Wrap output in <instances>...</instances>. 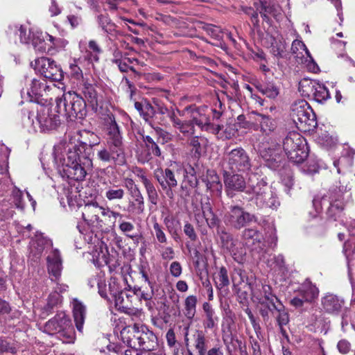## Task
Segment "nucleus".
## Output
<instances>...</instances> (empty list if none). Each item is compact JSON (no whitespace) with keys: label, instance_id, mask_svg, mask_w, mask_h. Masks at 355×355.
<instances>
[{"label":"nucleus","instance_id":"obj_1","mask_svg":"<svg viewBox=\"0 0 355 355\" xmlns=\"http://www.w3.org/2000/svg\"><path fill=\"white\" fill-rule=\"evenodd\" d=\"M96 144L97 142L87 144L85 141H78L68 146L66 155L62 159H60V173L62 176L76 181L85 180L87 172L92 170L93 166L90 151Z\"/></svg>","mask_w":355,"mask_h":355},{"label":"nucleus","instance_id":"obj_2","mask_svg":"<svg viewBox=\"0 0 355 355\" xmlns=\"http://www.w3.org/2000/svg\"><path fill=\"white\" fill-rule=\"evenodd\" d=\"M325 202L329 203L327 211L328 216L336 220L344 214V210L352 202L350 189H347V185H336L335 188L329 190V196L323 197L321 202L317 198L313 200L316 211H319L322 205Z\"/></svg>","mask_w":355,"mask_h":355},{"label":"nucleus","instance_id":"obj_3","mask_svg":"<svg viewBox=\"0 0 355 355\" xmlns=\"http://www.w3.org/2000/svg\"><path fill=\"white\" fill-rule=\"evenodd\" d=\"M55 109L71 121L83 119L87 113L85 101L75 92H68L57 98Z\"/></svg>","mask_w":355,"mask_h":355},{"label":"nucleus","instance_id":"obj_4","mask_svg":"<svg viewBox=\"0 0 355 355\" xmlns=\"http://www.w3.org/2000/svg\"><path fill=\"white\" fill-rule=\"evenodd\" d=\"M44 331L50 335L58 334L63 343H71L75 339V331L70 318L64 312L58 313L46 322Z\"/></svg>","mask_w":355,"mask_h":355},{"label":"nucleus","instance_id":"obj_5","mask_svg":"<svg viewBox=\"0 0 355 355\" xmlns=\"http://www.w3.org/2000/svg\"><path fill=\"white\" fill-rule=\"evenodd\" d=\"M283 149L288 158L295 164L302 163L308 157L306 139L297 132H290L283 140Z\"/></svg>","mask_w":355,"mask_h":355},{"label":"nucleus","instance_id":"obj_6","mask_svg":"<svg viewBox=\"0 0 355 355\" xmlns=\"http://www.w3.org/2000/svg\"><path fill=\"white\" fill-rule=\"evenodd\" d=\"M225 170L231 172L248 173L251 171L252 161L248 152L242 147L227 148L224 153Z\"/></svg>","mask_w":355,"mask_h":355},{"label":"nucleus","instance_id":"obj_7","mask_svg":"<svg viewBox=\"0 0 355 355\" xmlns=\"http://www.w3.org/2000/svg\"><path fill=\"white\" fill-rule=\"evenodd\" d=\"M28 119L35 130L46 132L55 129L60 123V116L53 114L49 106H36V114L29 112Z\"/></svg>","mask_w":355,"mask_h":355},{"label":"nucleus","instance_id":"obj_8","mask_svg":"<svg viewBox=\"0 0 355 355\" xmlns=\"http://www.w3.org/2000/svg\"><path fill=\"white\" fill-rule=\"evenodd\" d=\"M291 116L299 129L310 131L317 126L315 115L305 101H300L292 105Z\"/></svg>","mask_w":355,"mask_h":355},{"label":"nucleus","instance_id":"obj_9","mask_svg":"<svg viewBox=\"0 0 355 355\" xmlns=\"http://www.w3.org/2000/svg\"><path fill=\"white\" fill-rule=\"evenodd\" d=\"M223 220L226 225L240 230L252 223H257L258 217L239 205H232L225 213Z\"/></svg>","mask_w":355,"mask_h":355},{"label":"nucleus","instance_id":"obj_10","mask_svg":"<svg viewBox=\"0 0 355 355\" xmlns=\"http://www.w3.org/2000/svg\"><path fill=\"white\" fill-rule=\"evenodd\" d=\"M247 195L250 196L249 200L253 201L259 208L275 209L279 205L272 189L262 181L249 187Z\"/></svg>","mask_w":355,"mask_h":355},{"label":"nucleus","instance_id":"obj_11","mask_svg":"<svg viewBox=\"0 0 355 355\" xmlns=\"http://www.w3.org/2000/svg\"><path fill=\"white\" fill-rule=\"evenodd\" d=\"M189 326L184 328V343L188 354L193 355V351H196L198 355H206L209 340L202 330L191 329Z\"/></svg>","mask_w":355,"mask_h":355},{"label":"nucleus","instance_id":"obj_12","mask_svg":"<svg viewBox=\"0 0 355 355\" xmlns=\"http://www.w3.org/2000/svg\"><path fill=\"white\" fill-rule=\"evenodd\" d=\"M260 155L269 168L277 171L284 168L286 159L280 144L272 141L261 151Z\"/></svg>","mask_w":355,"mask_h":355},{"label":"nucleus","instance_id":"obj_13","mask_svg":"<svg viewBox=\"0 0 355 355\" xmlns=\"http://www.w3.org/2000/svg\"><path fill=\"white\" fill-rule=\"evenodd\" d=\"M238 173L227 170L223 171L225 191L227 196L230 198H233L239 192L247 194L248 187L253 186L250 183L247 184L244 177Z\"/></svg>","mask_w":355,"mask_h":355},{"label":"nucleus","instance_id":"obj_14","mask_svg":"<svg viewBox=\"0 0 355 355\" xmlns=\"http://www.w3.org/2000/svg\"><path fill=\"white\" fill-rule=\"evenodd\" d=\"M299 91L304 96L313 97L318 103H323L330 98L329 90L323 84L306 78L299 83Z\"/></svg>","mask_w":355,"mask_h":355},{"label":"nucleus","instance_id":"obj_15","mask_svg":"<svg viewBox=\"0 0 355 355\" xmlns=\"http://www.w3.org/2000/svg\"><path fill=\"white\" fill-rule=\"evenodd\" d=\"M35 69L44 78L51 81H60L64 75L61 67L49 58L42 57L35 60Z\"/></svg>","mask_w":355,"mask_h":355},{"label":"nucleus","instance_id":"obj_16","mask_svg":"<svg viewBox=\"0 0 355 355\" xmlns=\"http://www.w3.org/2000/svg\"><path fill=\"white\" fill-rule=\"evenodd\" d=\"M96 156L100 161L106 163L123 162L124 147L107 143V146L102 147Z\"/></svg>","mask_w":355,"mask_h":355},{"label":"nucleus","instance_id":"obj_17","mask_svg":"<svg viewBox=\"0 0 355 355\" xmlns=\"http://www.w3.org/2000/svg\"><path fill=\"white\" fill-rule=\"evenodd\" d=\"M105 125L106 128L107 139L106 142L124 147L123 137L119 130V127L116 122L113 114H107L105 118Z\"/></svg>","mask_w":355,"mask_h":355},{"label":"nucleus","instance_id":"obj_18","mask_svg":"<svg viewBox=\"0 0 355 355\" xmlns=\"http://www.w3.org/2000/svg\"><path fill=\"white\" fill-rule=\"evenodd\" d=\"M261 305L266 306L268 308L269 312L275 318L277 324L282 325L287 324L289 322V314L278 298L277 300H271Z\"/></svg>","mask_w":355,"mask_h":355},{"label":"nucleus","instance_id":"obj_19","mask_svg":"<svg viewBox=\"0 0 355 355\" xmlns=\"http://www.w3.org/2000/svg\"><path fill=\"white\" fill-rule=\"evenodd\" d=\"M140 329H141V324H135L133 326L123 328L121 331L123 342L130 349H138Z\"/></svg>","mask_w":355,"mask_h":355},{"label":"nucleus","instance_id":"obj_20","mask_svg":"<svg viewBox=\"0 0 355 355\" xmlns=\"http://www.w3.org/2000/svg\"><path fill=\"white\" fill-rule=\"evenodd\" d=\"M139 338L138 348L142 349L144 352H149L157 345L156 336L145 325L141 324Z\"/></svg>","mask_w":355,"mask_h":355},{"label":"nucleus","instance_id":"obj_21","mask_svg":"<svg viewBox=\"0 0 355 355\" xmlns=\"http://www.w3.org/2000/svg\"><path fill=\"white\" fill-rule=\"evenodd\" d=\"M323 309L328 313L338 315L345 306V301L333 294H328L322 298Z\"/></svg>","mask_w":355,"mask_h":355},{"label":"nucleus","instance_id":"obj_22","mask_svg":"<svg viewBox=\"0 0 355 355\" xmlns=\"http://www.w3.org/2000/svg\"><path fill=\"white\" fill-rule=\"evenodd\" d=\"M154 177L160 185L164 186H178V180L175 178V173L172 168H157L154 171Z\"/></svg>","mask_w":355,"mask_h":355},{"label":"nucleus","instance_id":"obj_23","mask_svg":"<svg viewBox=\"0 0 355 355\" xmlns=\"http://www.w3.org/2000/svg\"><path fill=\"white\" fill-rule=\"evenodd\" d=\"M248 117L249 119L253 118L254 121L257 123H259L261 131L263 133L269 135L276 129V122L268 115L259 114L257 112H252L248 115Z\"/></svg>","mask_w":355,"mask_h":355},{"label":"nucleus","instance_id":"obj_24","mask_svg":"<svg viewBox=\"0 0 355 355\" xmlns=\"http://www.w3.org/2000/svg\"><path fill=\"white\" fill-rule=\"evenodd\" d=\"M71 306L76 329L82 332L86 317V306L77 298L73 299Z\"/></svg>","mask_w":355,"mask_h":355},{"label":"nucleus","instance_id":"obj_25","mask_svg":"<svg viewBox=\"0 0 355 355\" xmlns=\"http://www.w3.org/2000/svg\"><path fill=\"white\" fill-rule=\"evenodd\" d=\"M141 139L145 144L147 153L142 155L141 159L142 162H148L152 159V155L157 157H162V151L158 146V141L155 142L154 139L148 135H141Z\"/></svg>","mask_w":355,"mask_h":355},{"label":"nucleus","instance_id":"obj_26","mask_svg":"<svg viewBox=\"0 0 355 355\" xmlns=\"http://www.w3.org/2000/svg\"><path fill=\"white\" fill-rule=\"evenodd\" d=\"M46 259L49 272L55 277V280H57L61 275L62 268L59 251L53 250Z\"/></svg>","mask_w":355,"mask_h":355},{"label":"nucleus","instance_id":"obj_27","mask_svg":"<svg viewBox=\"0 0 355 355\" xmlns=\"http://www.w3.org/2000/svg\"><path fill=\"white\" fill-rule=\"evenodd\" d=\"M300 297L306 303L311 304L318 298L319 294L318 288L310 281L306 280L300 286L299 293Z\"/></svg>","mask_w":355,"mask_h":355},{"label":"nucleus","instance_id":"obj_28","mask_svg":"<svg viewBox=\"0 0 355 355\" xmlns=\"http://www.w3.org/2000/svg\"><path fill=\"white\" fill-rule=\"evenodd\" d=\"M243 243L249 247L259 245L262 240L261 233L254 227L245 228L241 233Z\"/></svg>","mask_w":355,"mask_h":355},{"label":"nucleus","instance_id":"obj_29","mask_svg":"<svg viewBox=\"0 0 355 355\" xmlns=\"http://www.w3.org/2000/svg\"><path fill=\"white\" fill-rule=\"evenodd\" d=\"M48 89L49 86L47 85L45 80L34 78L30 84V87L28 89L27 94L31 98L37 99L39 97L43 96Z\"/></svg>","mask_w":355,"mask_h":355},{"label":"nucleus","instance_id":"obj_30","mask_svg":"<svg viewBox=\"0 0 355 355\" xmlns=\"http://www.w3.org/2000/svg\"><path fill=\"white\" fill-rule=\"evenodd\" d=\"M137 176L140 179L141 182H142L146 189L148 201L151 204L157 205L158 202L159 196L157 189L154 186L153 183L150 179L147 178V176L142 171L138 173Z\"/></svg>","mask_w":355,"mask_h":355},{"label":"nucleus","instance_id":"obj_31","mask_svg":"<svg viewBox=\"0 0 355 355\" xmlns=\"http://www.w3.org/2000/svg\"><path fill=\"white\" fill-rule=\"evenodd\" d=\"M203 181L205 182L207 189L211 191L221 192L223 185L219 176L214 170H207L206 177Z\"/></svg>","mask_w":355,"mask_h":355},{"label":"nucleus","instance_id":"obj_32","mask_svg":"<svg viewBox=\"0 0 355 355\" xmlns=\"http://www.w3.org/2000/svg\"><path fill=\"white\" fill-rule=\"evenodd\" d=\"M254 86L259 92L269 98L274 99L279 94V88L273 83H258Z\"/></svg>","mask_w":355,"mask_h":355},{"label":"nucleus","instance_id":"obj_33","mask_svg":"<svg viewBox=\"0 0 355 355\" xmlns=\"http://www.w3.org/2000/svg\"><path fill=\"white\" fill-rule=\"evenodd\" d=\"M130 195L133 198V200L129 202L130 210L137 214H143L145 209L144 198L140 190Z\"/></svg>","mask_w":355,"mask_h":355},{"label":"nucleus","instance_id":"obj_34","mask_svg":"<svg viewBox=\"0 0 355 355\" xmlns=\"http://www.w3.org/2000/svg\"><path fill=\"white\" fill-rule=\"evenodd\" d=\"M96 21L98 25V27L101 28V30L108 34V35H114L116 32V24L112 21L111 19L107 15H98L96 17Z\"/></svg>","mask_w":355,"mask_h":355},{"label":"nucleus","instance_id":"obj_35","mask_svg":"<svg viewBox=\"0 0 355 355\" xmlns=\"http://www.w3.org/2000/svg\"><path fill=\"white\" fill-rule=\"evenodd\" d=\"M125 193L121 186L113 184L106 188L105 196L110 201H118L124 198Z\"/></svg>","mask_w":355,"mask_h":355},{"label":"nucleus","instance_id":"obj_36","mask_svg":"<svg viewBox=\"0 0 355 355\" xmlns=\"http://www.w3.org/2000/svg\"><path fill=\"white\" fill-rule=\"evenodd\" d=\"M83 82L81 91L85 98L92 105H97L98 96L94 85L89 83L87 80H83Z\"/></svg>","mask_w":355,"mask_h":355},{"label":"nucleus","instance_id":"obj_37","mask_svg":"<svg viewBox=\"0 0 355 355\" xmlns=\"http://www.w3.org/2000/svg\"><path fill=\"white\" fill-rule=\"evenodd\" d=\"M214 280L217 289L221 291L227 287L230 284V280L227 269L225 267H221L219 272L214 275Z\"/></svg>","mask_w":355,"mask_h":355},{"label":"nucleus","instance_id":"obj_38","mask_svg":"<svg viewBox=\"0 0 355 355\" xmlns=\"http://www.w3.org/2000/svg\"><path fill=\"white\" fill-rule=\"evenodd\" d=\"M253 6L257 11L269 15H275L277 11L275 3L271 1L259 0L254 2Z\"/></svg>","mask_w":355,"mask_h":355},{"label":"nucleus","instance_id":"obj_39","mask_svg":"<svg viewBox=\"0 0 355 355\" xmlns=\"http://www.w3.org/2000/svg\"><path fill=\"white\" fill-rule=\"evenodd\" d=\"M197 297L195 295L188 296L184 301V315L188 319H192L196 312Z\"/></svg>","mask_w":355,"mask_h":355},{"label":"nucleus","instance_id":"obj_40","mask_svg":"<svg viewBox=\"0 0 355 355\" xmlns=\"http://www.w3.org/2000/svg\"><path fill=\"white\" fill-rule=\"evenodd\" d=\"M279 171L280 172L282 182L286 187V191L288 192L294 184L293 173L290 168H286L285 166Z\"/></svg>","mask_w":355,"mask_h":355},{"label":"nucleus","instance_id":"obj_41","mask_svg":"<svg viewBox=\"0 0 355 355\" xmlns=\"http://www.w3.org/2000/svg\"><path fill=\"white\" fill-rule=\"evenodd\" d=\"M260 304L268 303L271 300H277L276 295L272 293V288L268 285H262L261 297H256Z\"/></svg>","mask_w":355,"mask_h":355},{"label":"nucleus","instance_id":"obj_42","mask_svg":"<svg viewBox=\"0 0 355 355\" xmlns=\"http://www.w3.org/2000/svg\"><path fill=\"white\" fill-rule=\"evenodd\" d=\"M207 142L205 138H200L198 137H193L190 140V145L192 146V150L194 151V155L196 157H200L203 150V145Z\"/></svg>","mask_w":355,"mask_h":355},{"label":"nucleus","instance_id":"obj_43","mask_svg":"<svg viewBox=\"0 0 355 355\" xmlns=\"http://www.w3.org/2000/svg\"><path fill=\"white\" fill-rule=\"evenodd\" d=\"M191 121L193 123V125H194L198 126L202 130H205V128L207 126V123L209 121V118L205 114H200L198 111L193 112L192 113V119Z\"/></svg>","mask_w":355,"mask_h":355},{"label":"nucleus","instance_id":"obj_44","mask_svg":"<svg viewBox=\"0 0 355 355\" xmlns=\"http://www.w3.org/2000/svg\"><path fill=\"white\" fill-rule=\"evenodd\" d=\"M314 223L311 224L309 227L310 230L309 233L315 234V235H322L325 232V228L322 225V219L318 217L317 215L313 216Z\"/></svg>","mask_w":355,"mask_h":355},{"label":"nucleus","instance_id":"obj_45","mask_svg":"<svg viewBox=\"0 0 355 355\" xmlns=\"http://www.w3.org/2000/svg\"><path fill=\"white\" fill-rule=\"evenodd\" d=\"M119 230L128 238H135L133 234L135 233V227L133 223L125 220H121L119 225Z\"/></svg>","mask_w":355,"mask_h":355},{"label":"nucleus","instance_id":"obj_46","mask_svg":"<svg viewBox=\"0 0 355 355\" xmlns=\"http://www.w3.org/2000/svg\"><path fill=\"white\" fill-rule=\"evenodd\" d=\"M155 110L153 106L148 101L145 100V105L141 116L151 127L154 126L151 119L155 115Z\"/></svg>","mask_w":355,"mask_h":355},{"label":"nucleus","instance_id":"obj_47","mask_svg":"<svg viewBox=\"0 0 355 355\" xmlns=\"http://www.w3.org/2000/svg\"><path fill=\"white\" fill-rule=\"evenodd\" d=\"M154 236L157 241L162 244L167 243V237L164 232V227L157 222L153 223Z\"/></svg>","mask_w":355,"mask_h":355},{"label":"nucleus","instance_id":"obj_48","mask_svg":"<svg viewBox=\"0 0 355 355\" xmlns=\"http://www.w3.org/2000/svg\"><path fill=\"white\" fill-rule=\"evenodd\" d=\"M217 234L220 236L223 245L227 249H231L233 245L232 236L227 233L224 228L217 230Z\"/></svg>","mask_w":355,"mask_h":355},{"label":"nucleus","instance_id":"obj_49","mask_svg":"<svg viewBox=\"0 0 355 355\" xmlns=\"http://www.w3.org/2000/svg\"><path fill=\"white\" fill-rule=\"evenodd\" d=\"M60 302V296L58 293H53L49 295L47 304L44 307V309L48 313H51L52 310Z\"/></svg>","mask_w":355,"mask_h":355},{"label":"nucleus","instance_id":"obj_50","mask_svg":"<svg viewBox=\"0 0 355 355\" xmlns=\"http://www.w3.org/2000/svg\"><path fill=\"white\" fill-rule=\"evenodd\" d=\"M12 196L13 198V202L16 207L21 210L24 209V202L23 201L22 191L15 187L12 191Z\"/></svg>","mask_w":355,"mask_h":355},{"label":"nucleus","instance_id":"obj_51","mask_svg":"<svg viewBox=\"0 0 355 355\" xmlns=\"http://www.w3.org/2000/svg\"><path fill=\"white\" fill-rule=\"evenodd\" d=\"M157 137H158V139L159 140H161V143L162 144H165V143H168V141H171L172 139H173V135L169 133L168 132L163 130L162 128H159V127H152Z\"/></svg>","mask_w":355,"mask_h":355},{"label":"nucleus","instance_id":"obj_52","mask_svg":"<svg viewBox=\"0 0 355 355\" xmlns=\"http://www.w3.org/2000/svg\"><path fill=\"white\" fill-rule=\"evenodd\" d=\"M116 286L115 282H113V284L111 283L109 284V292L112 297L114 298L115 303L116 305L121 304L123 299L122 297V292L121 290L118 288H115Z\"/></svg>","mask_w":355,"mask_h":355},{"label":"nucleus","instance_id":"obj_53","mask_svg":"<svg viewBox=\"0 0 355 355\" xmlns=\"http://www.w3.org/2000/svg\"><path fill=\"white\" fill-rule=\"evenodd\" d=\"M183 231L185 235L191 241H196L198 239L195 229L190 223L186 222L183 227Z\"/></svg>","mask_w":355,"mask_h":355},{"label":"nucleus","instance_id":"obj_54","mask_svg":"<svg viewBox=\"0 0 355 355\" xmlns=\"http://www.w3.org/2000/svg\"><path fill=\"white\" fill-rule=\"evenodd\" d=\"M178 129L183 134L193 135L195 132V128L191 120L182 121V123Z\"/></svg>","mask_w":355,"mask_h":355},{"label":"nucleus","instance_id":"obj_55","mask_svg":"<svg viewBox=\"0 0 355 355\" xmlns=\"http://www.w3.org/2000/svg\"><path fill=\"white\" fill-rule=\"evenodd\" d=\"M206 320L204 322L205 329H211L216 326L218 318L215 316V312L205 314Z\"/></svg>","mask_w":355,"mask_h":355},{"label":"nucleus","instance_id":"obj_56","mask_svg":"<svg viewBox=\"0 0 355 355\" xmlns=\"http://www.w3.org/2000/svg\"><path fill=\"white\" fill-rule=\"evenodd\" d=\"M70 75L76 80L83 79V73L81 69L76 64L71 63L69 66Z\"/></svg>","mask_w":355,"mask_h":355},{"label":"nucleus","instance_id":"obj_57","mask_svg":"<svg viewBox=\"0 0 355 355\" xmlns=\"http://www.w3.org/2000/svg\"><path fill=\"white\" fill-rule=\"evenodd\" d=\"M205 219L206 220V222H207V225L209 226V227H210V228H215V227H216L217 230L218 229L219 230H222L223 229L219 225V224H220L219 219L217 218V216L214 214L210 215V217L209 216L205 217Z\"/></svg>","mask_w":355,"mask_h":355},{"label":"nucleus","instance_id":"obj_58","mask_svg":"<svg viewBox=\"0 0 355 355\" xmlns=\"http://www.w3.org/2000/svg\"><path fill=\"white\" fill-rule=\"evenodd\" d=\"M170 272L174 277H178L182 274V266L178 261H173L170 265Z\"/></svg>","mask_w":355,"mask_h":355},{"label":"nucleus","instance_id":"obj_59","mask_svg":"<svg viewBox=\"0 0 355 355\" xmlns=\"http://www.w3.org/2000/svg\"><path fill=\"white\" fill-rule=\"evenodd\" d=\"M162 250L161 251V256L163 259L171 260L174 258L175 252L172 247H163L162 246Z\"/></svg>","mask_w":355,"mask_h":355},{"label":"nucleus","instance_id":"obj_60","mask_svg":"<svg viewBox=\"0 0 355 355\" xmlns=\"http://www.w3.org/2000/svg\"><path fill=\"white\" fill-rule=\"evenodd\" d=\"M113 63L116 64L118 66V68L121 72H127L128 69L136 73V70L133 67L128 66L125 62H123L121 60H112Z\"/></svg>","mask_w":355,"mask_h":355},{"label":"nucleus","instance_id":"obj_61","mask_svg":"<svg viewBox=\"0 0 355 355\" xmlns=\"http://www.w3.org/2000/svg\"><path fill=\"white\" fill-rule=\"evenodd\" d=\"M337 347L340 353L345 354L349 352L351 344L348 340L343 339L338 343Z\"/></svg>","mask_w":355,"mask_h":355},{"label":"nucleus","instance_id":"obj_62","mask_svg":"<svg viewBox=\"0 0 355 355\" xmlns=\"http://www.w3.org/2000/svg\"><path fill=\"white\" fill-rule=\"evenodd\" d=\"M259 13V11L256 10L254 13H253L252 15L250 17V21L252 24L253 30L256 31L257 33L261 32Z\"/></svg>","mask_w":355,"mask_h":355},{"label":"nucleus","instance_id":"obj_63","mask_svg":"<svg viewBox=\"0 0 355 355\" xmlns=\"http://www.w3.org/2000/svg\"><path fill=\"white\" fill-rule=\"evenodd\" d=\"M259 13V11L256 10L254 13H253L252 15L250 17V21L252 24L253 30L256 31L257 33L261 32Z\"/></svg>","mask_w":355,"mask_h":355},{"label":"nucleus","instance_id":"obj_64","mask_svg":"<svg viewBox=\"0 0 355 355\" xmlns=\"http://www.w3.org/2000/svg\"><path fill=\"white\" fill-rule=\"evenodd\" d=\"M204 29L211 37H213L214 38H217L219 37L220 31L218 27L213 26L211 24H207L204 27Z\"/></svg>","mask_w":355,"mask_h":355}]
</instances>
